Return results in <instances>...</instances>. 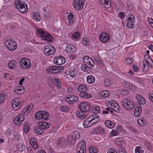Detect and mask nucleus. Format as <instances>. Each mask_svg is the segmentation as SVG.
<instances>
[{
    "label": "nucleus",
    "instance_id": "nucleus-1",
    "mask_svg": "<svg viewBox=\"0 0 153 153\" xmlns=\"http://www.w3.org/2000/svg\"><path fill=\"white\" fill-rule=\"evenodd\" d=\"M37 34L38 37H42L45 40L51 42L53 40V37L50 34L42 29H38Z\"/></svg>",
    "mask_w": 153,
    "mask_h": 153
},
{
    "label": "nucleus",
    "instance_id": "nucleus-2",
    "mask_svg": "<svg viewBox=\"0 0 153 153\" xmlns=\"http://www.w3.org/2000/svg\"><path fill=\"white\" fill-rule=\"evenodd\" d=\"M19 65L21 68L23 69H29L31 65L30 60L26 58L21 59L19 63Z\"/></svg>",
    "mask_w": 153,
    "mask_h": 153
},
{
    "label": "nucleus",
    "instance_id": "nucleus-3",
    "mask_svg": "<svg viewBox=\"0 0 153 153\" xmlns=\"http://www.w3.org/2000/svg\"><path fill=\"white\" fill-rule=\"evenodd\" d=\"M49 116L48 112L43 111H40L35 115V118L37 120H48L49 119Z\"/></svg>",
    "mask_w": 153,
    "mask_h": 153
},
{
    "label": "nucleus",
    "instance_id": "nucleus-4",
    "mask_svg": "<svg viewBox=\"0 0 153 153\" xmlns=\"http://www.w3.org/2000/svg\"><path fill=\"white\" fill-rule=\"evenodd\" d=\"M121 104L125 108L128 110H132L134 106V103L132 101L127 99L123 100L121 102Z\"/></svg>",
    "mask_w": 153,
    "mask_h": 153
},
{
    "label": "nucleus",
    "instance_id": "nucleus-5",
    "mask_svg": "<svg viewBox=\"0 0 153 153\" xmlns=\"http://www.w3.org/2000/svg\"><path fill=\"white\" fill-rule=\"evenodd\" d=\"M64 69L62 66H51L48 68L46 70V71L48 73L57 74L61 72Z\"/></svg>",
    "mask_w": 153,
    "mask_h": 153
},
{
    "label": "nucleus",
    "instance_id": "nucleus-6",
    "mask_svg": "<svg viewBox=\"0 0 153 153\" xmlns=\"http://www.w3.org/2000/svg\"><path fill=\"white\" fill-rule=\"evenodd\" d=\"M55 48L52 45H48L44 47L43 52L47 56L53 54L55 52Z\"/></svg>",
    "mask_w": 153,
    "mask_h": 153
},
{
    "label": "nucleus",
    "instance_id": "nucleus-7",
    "mask_svg": "<svg viewBox=\"0 0 153 153\" xmlns=\"http://www.w3.org/2000/svg\"><path fill=\"white\" fill-rule=\"evenodd\" d=\"M85 0H74L73 5L76 10H80L82 9Z\"/></svg>",
    "mask_w": 153,
    "mask_h": 153
},
{
    "label": "nucleus",
    "instance_id": "nucleus-8",
    "mask_svg": "<svg viewBox=\"0 0 153 153\" xmlns=\"http://www.w3.org/2000/svg\"><path fill=\"white\" fill-rule=\"evenodd\" d=\"M80 137L79 133L77 131L72 133L71 135H69L68 138V141L70 144L74 143L75 140H78Z\"/></svg>",
    "mask_w": 153,
    "mask_h": 153
},
{
    "label": "nucleus",
    "instance_id": "nucleus-9",
    "mask_svg": "<svg viewBox=\"0 0 153 153\" xmlns=\"http://www.w3.org/2000/svg\"><path fill=\"white\" fill-rule=\"evenodd\" d=\"M80 137L79 133L77 131L72 133L71 135H69L68 138V141L70 144L74 143L75 140H78Z\"/></svg>",
    "mask_w": 153,
    "mask_h": 153
},
{
    "label": "nucleus",
    "instance_id": "nucleus-10",
    "mask_svg": "<svg viewBox=\"0 0 153 153\" xmlns=\"http://www.w3.org/2000/svg\"><path fill=\"white\" fill-rule=\"evenodd\" d=\"M24 116L25 115L22 113L18 114L14 119V124L17 126L21 124L24 120Z\"/></svg>",
    "mask_w": 153,
    "mask_h": 153
},
{
    "label": "nucleus",
    "instance_id": "nucleus-11",
    "mask_svg": "<svg viewBox=\"0 0 153 153\" xmlns=\"http://www.w3.org/2000/svg\"><path fill=\"white\" fill-rule=\"evenodd\" d=\"M78 108L83 112H88L90 108V105L88 102H83L79 105Z\"/></svg>",
    "mask_w": 153,
    "mask_h": 153
},
{
    "label": "nucleus",
    "instance_id": "nucleus-12",
    "mask_svg": "<svg viewBox=\"0 0 153 153\" xmlns=\"http://www.w3.org/2000/svg\"><path fill=\"white\" fill-rule=\"evenodd\" d=\"M135 17L132 14L128 15L127 19V23L126 24L127 27L129 28L132 29L133 28L134 22L135 21Z\"/></svg>",
    "mask_w": 153,
    "mask_h": 153
},
{
    "label": "nucleus",
    "instance_id": "nucleus-13",
    "mask_svg": "<svg viewBox=\"0 0 153 153\" xmlns=\"http://www.w3.org/2000/svg\"><path fill=\"white\" fill-rule=\"evenodd\" d=\"M5 44L6 48L10 51H13L17 47V45L16 42H7Z\"/></svg>",
    "mask_w": 153,
    "mask_h": 153
},
{
    "label": "nucleus",
    "instance_id": "nucleus-14",
    "mask_svg": "<svg viewBox=\"0 0 153 153\" xmlns=\"http://www.w3.org/2000/svg\"><path fill=\"white\" fill-rule=\"evenodd\" d=\"M66 101L69 103H73L78 101V97L74 95H68L67 96L65 99Z\"/></svg>",
    "mask_w": 153,
    "mask_h": 153
},
{
    "label": "nucleus",
    "instance_id": "nucleus-15",
    "mask_svg": "<svg viewBox=\"0 0 153 153\" xmlns=\"http://www.w3.org/2000/svg\"><path fill=\"white\" fill-rule=\"evenodd\" d=\"M65 62V57L62 55H59L54 59V63L57 65L63 64Z\"/></svg>",
    "mask_w": 153,
    "mask_h": 153
},
{
    "label": "nucleus",
    "instance_id": "nucleus-16",
    "mask_svg": "<svg viewBox=\"0 0 153 153\" xmlns=\"http://www.w3.org/2000/svg\"><path fill=\"white\" fill-rule=\"evenodd\" d=\"M12 106L13 108L15 110L19 109L21 107L20 102L17 98H15L12 102Z\"/></svg>",
    "mask_w": 153,
    "mask_h": 153
},
{
    "label": "nucleus",
    "instance_id": "nucleus-17",
    "mask_svg": "<svg viewBox=\"0 0 153 153\" xmlns=\"http://www.w3.org/2000/svg\"><path fill=\"white\" fill-rule=\"evenodd\" d=\"M33 108V105L32 103L28 104L23 109L22 111V113L25 116L27 115L30 113Z\"/></svg>",
    "mask_w": 153,
    "mask_h": 153
},
{
    "label": "nucleus",
    "instance_id": "nucleus-18",
    "mask_svg": "<svg viewBox=\"0 0 153 153\" xmlns=\"http://www.w3.org/2000/svg\"><path fill=\"white\" fill-rule=\"evenodd\" d=\"M99 38L102 42H106L109 39V35L107 33H102L100 35Z\"/></svg>",
    "mask_w": 153,
    "mask_h": 153
},
{
    "label": "nucleus",
    "instance_id": "nucleus-19",
    "mask_svg": "<svg viewBox=\"0 0 153 153\" xmlns=\"http://www.w3.org/2000/svg\"><path fill=\"white\" fill-rule=\"evenodd\" d=\"M38 126L39 127L44 130H46L50 127V124L46 122H39L38 123Z\"/></svg>",
    "mask_w": 153,
    "mask_h": 153
},
{
    "label": "nucleus",
    "instance_id": "nucleus-20",
    "mask_svg": "<svg viewBox=\"0 0 153 153\" xmlns=\"http://www.w3.org/2000/svg\"><path fill=\"white\" fill-rule=\"evenodd\" d=\"M109 104L111 105V108L115 111L117 112L120 110V108L118 104L114 101H111L109 102Z\"/></svg>",
    "mask_w": 153,
    "mask_h": 153
},
{
    "label": "nucleus",
    "instance_id": "nucleus-21",
    "mask_svg": "<svg viewBox=\"0 0 153 153\" xmlns=\"http://www.w3.org/2000/svg\"><path fill=\"white\" fill-rule=\"evenodd\" d=\"M93 125L97 123L99 121L100 117L97 114L92 115L89 117Z\"/></svg>",
    "mask_w": 153,
    "mask_h": 153
},
{
    "label": "nucleus",
    "instance_id": "nucleus-22",
    "mask_svg": "<svg viewBox=\"0 0 153 153\" xmlns=\"http://www.w3.org/2000/svg\"><path fill=\"white\" fill-rule=\"evenodd\" d=\"M110 94L108 91L106 90L100 93L98 95V97L100 99H103L108 97Z\"/></svg>",
    "mask_w": 153,
    "mask_h": 153
},
{
    "label": "nucleus",
    "instance_id": "nucleus-23",
    "mask_svg": "<svg viewBox=\"0 0 153 153\" xmlns=\"http://www.w3.org/2000/svg\"><path fill=\"white\" fill-rule=\"evenodd\" d=\"M18 9L22 13H26L28 10L27 4L24 3H22V4H21L20 8L19 7Z\"/></svg>",
    "mask_w": 153,
    "mask_h": 153
},
{
    "label": "nucleus",
    "instance_id": "nucleus-24",
    "mask_svg": "<svg viewBox=\"0 0 153 153\" xmlns=\"http://www.w3.org/2000/svg\"><path fill=\"white\" fill-rule=\"evenodd\" d=\"M83 125L85 128H88L93 126V124L89 117L83 121Z\"/></svg>",
    "mask_w": 153,
    "mask_h": 153
},
{
    "label": "nucleus",
    "instance_id": "nucleus-25",
    "mask_svg": "<svg viewBox=\"0 0 153 153\" xmlns=\"http://www.w3.org/2000/svg\"><path fill=\"white\" fill-rule=\"evenodd\" d=\"M75 70L72 69L71 68H68L65 72V74L66 75H69L70 76L73 77L75 76Z\"/></svg>",
    "mask_w": 153,
    "mask_h": 153
},
{
    "label": "nucleus",
    "instance_id": "nucleus-26",
    "mask_svg": "<svg viewBox=\"0 0 153 153\" xmlns=\"http://www.w3.org/2000/svg\"><path fill=\"white\" fill-rule=\"evenodd\" d=\"M99 1L107 8H109L111 6L110 0H99Z\"/></svg>",
    "mask_w": 153,
    "mask_h": 153
},
{
    "label": "nucleus",
    "instance_id": "nucleus-27",
    "mask_svg": "<svg viewBox=\"0 0 153 153\" xmlns=\"http://www.w3.org/2000/svg\"><path fill=\"white\" fill-rule=\"evenodd\" d=\"M93 131L95 134H103L105 133V131L103 128L98 126L94 129Z\"/></svg>",
    "mask_w": 153,
    "mask_h": 153
},
{
    "label": "nucleus",
    "instance_id": "nucleus-28",
    "mask_svg": "<svg viewBox=\"0 0 153 153\" xmlns=\"http://www.w3.org/2000/svg\"><path fill=\"white\" fill-rule=\"evenodd\" d=\"M142 112L141 107L139 104L137 106L134 112V115L136 117H139L140 116V113Z\"/></svg>",
    "mask_w": 153,
    "mask_h": 153
},
{
    "label": "nucleus",
    "instance_id": "nucleus-29",
    "mask_svg": "<svg viewBox=\"0 0 153 153\" xmlns=\"http://www.w3.org/2000/svg\"><path fill=\"white\" fill-rule=\"evenodd\" d=\"M136 97L141 105H144L146 104V102L145 99L142 95L137 94L136 95Z\"/></svg>",
    "mask_w": 153,
    "mask_h": 153
},
{
    "label": "nucleus",
    "instance_id": "nucleus-30",
    "mask_svg": "<svg viewBox=\"0 0 153 153\" xmlns=\"http://www.w3.org/2000/svg\"><path fill=\"white\" fill-rule=\"evenodd\" d=\"M66 51L69 53L74 52L76 51V48L73 45L69 44L67 45Z\"/></svg>",
    "mask_w": 153,
    "mask_h": 153
},
{
    "label": "nucleus",
    "instance_id": "nucleus-31",
    "mask_svg": "<svg viewBox=\"0 0 153 153\" xmlns=\"http://www.w3.org/2000/svg\"><path fill=\"white\" fill-rule=\"evenodd\" d=\"M85 64L87 66L88 68L89 69H92L94 65V62L92 59L89 61H87L85 63Z\"/></svg>",
    "mask_w": 153,
    "mask_h": 153
},
{
    "label": "nucleus",
    "instance_id": "nucleus-32",
    "mask_svg": "<svg viewBox=\"0 0 153 153\" xmlns=\"http://www.w3.org/2000/svg\"><path fill=\"white\" fill-rule=\"evenodd\" d=\"M68 22V25H72L74 22V15L72 13H70L69 15L67 16Z\"/></svg>",
    "mask_w": 153,
    "mask_h": 153
},
{
    "label": "nucleus",
    "instance_id": "nucleus-33",
    "mask_svg": "<svg viewBox=\"0 0 153 153\" xmlns=\"http://www.w3.org/2000/svg\"><path fill=\"white\" fill-rule=\"evenodd\" d=\"M123 83L124 84L125 86L129 89H132L133 87H134V85L132 83L126 80L124 81L123 82Z\"/></svg>",
    "mask_w": 153,
    "mask_h": 153
},
{
    "label": "nucleus",
    "instance_id": "nucleus-34",
    "mask_svg": "<svg viewBox=\"0 0 153 153\" xmlns=\"http://www.w3.org/2000/svg\"><path fill=\"white\" fill-rule=\"evenodd\" d=\"M31 145L34 149H36L38 147L36 140L34 138H31L30 141Z\"/></svg>",
    "mask_w": 153,
    "mask_h": 153
},
{
    "label": "nucleus",
    "instance_id": "nucleus-35",
    "mask_svg": "<svg viewBox=\"0 0 153 153\" xmlns=\"http://www.w3.org/2000/svg\"><path fill=\"white\" fill-rule=\"evenodd\" d=\"M78 89L79 92H82L86 91H87L88 88L85 85L82 84L78 86Z\"/></svg>",
    "mask_w": 153,
    "mask_h": 153
},
{
    "label": "nucleus",
    "instance_id": "nucleus-36",
    "mask_svg": "<svg viewBox=\"0 0 153 153\" xmlns=\"http://www.w3.org/2000/svg\"><path fill=\"white\" fill-rule=\"evenodd\" d=\"M105 124L107 127L110 128H113L115 126L114 123L110 120H106Z\"/></svg>",
    "mask_w": 153,
    "mask_h": 153
},
{
    "label": "nucleus",
    "instance_id": "nucleus-37",
    "mask_svg": "<svg viewBox=\"0 0 153 153\" xmlns=\"http://www.w3.org/2000/svg\"><path fill=\"white\" fill-rule=\"evenodd\" d=\"M86 149V143L84 140H81L80 142L78 144L77 149Z\"/></svg>",
    "mask_w": 153,
    "mask_h": 153
},
{
    "label": "nucleus",
    "instance_id": "nucleus-38",
    "mask_svg": "<svg viewBox=\"0 0 153 153\" xmlns=\"http://www.w3.org/2000/svg\"><path fill=\"white\" fill-rule=\"evenodd\" d=\"M17 64L15 60L10 61L8 64V67L10 69H14Z\"/></svg>",
    "mask_w": 153,
    "mask_h": 153
},
{
    "label": "nucleus",
    "instance_id": "nucleus-39",
    "mask_svg": "<svg viewBox=\"0 0 153 153\" xmlns=\"http://www.w3.org/2000/svg\"><path fill=\"white\" fill-rule=\"evenodd\" d=\"M87 81L90 84L93 83L95 81V78L92 75H89L87 77Z\"/></svg>",
    "mask_w": 153,
    "mask_h": 153
},
{
    "label": "nucleus",
    "instance_id": "nucleus-40",
    "mask_svg": "<svg viewBox=\"0 0 153 153\" xmlns=\"http://www.w3.org/2000/svg\"><path fill=\"white\" fill-rule=\"evenodd\" d=\"M59 109L60 110L64 112H68L69 111V109L68 106H61L59 107Z\"/></svg>",
    "mask_w": 153,
    "mask_h": 153
},
{
    "label": "nucleus",
    "instance_id": "nucleus-41",
    "mask_svg": "<svg viewBox=\"0 0 153 153\" xmlns=\"http://www.w3.org/2000/svg\"><path fill=\"white\" fill-rule=\"evenodd\" d=\"M33 19L36 21L39 22L40 20L39 14L36 12H34L33 13Z\"/></svg>",
    "mask_w": 153,
    "mask_h": 153
},
{
    "label": "nucleus",
    "instance_id": "nucleus-42",
    "mask_svg": "<svg viewBox=\"0 0 153 153\" xmlns=\"http://www.w3.org/2000/svg\"><path fill=\"white\" fill-rule=\"evenodd\" d=\"M79 96L85 98H89L91 97V96L90 94L86 93L85 92H81L79 94Z\"/></svg>",
    "mask_w": 153,
    "mask_h": 153
},
{
    "label": "nucleus",
    "instance_id": "nucleus-43",
    "mask_svg": "<svg viewBox=\"0 0 153 153\" xmlns=\"http://www.w3.org/2000/svg\"><path fill=\"white\" fill-rule=\"evenodd\" d=\"M100 111V108L99 106L97 105H94L93 111L95 114H98Z\"/></svg>",
    "mask_w": 153,
    "mask_h": 153
},
{
    "label": "nucleus",
    "instance_id": "nucleus-44",
    "mask_svg": "<svg viewBox=\"0 0 153 153\" xmlns=\"http://www.w3.org/2000/svg\"><path fill=\"white\" fill-rule=\"evenodd\" d=\"M76 114L78 117L80 119H84L86 117L85 114L81 111H78L77 112Z\"/></svg>",
    "mask_w": 153,
    "mask_h": 153
},
{
    "label": "nucleus",
    "instance_id": "nucleus-45",
    "mask_svg": "<svg viewBox=\"0 0 153 153\" xmlns=\"http://www.w3.org/2000/svg\"><path fill=\"white\" fill-rule=\"evenodd\" d=\"M95 60L97 64L100 66L102 67L103 66V63L101 59L99 57L95 58Z\"/></svg>",
    "mask_w": 153,
    "mask_h": 153
},
{
    "label": "nucleus",
    "instance_id": "nucleus-46",
    "mask_svg": "<svg viewBox=\"0 0 153 153\" xmlns=\"http://www.w3.org/2000/svg\"><path fill=\"white\" fill-rule=\"evenodd\" d=\"M34 131L36 133L38 134H41L44 132L43 131L38 127H36L34 129Z\"/></svg>",
    "mask_w": 153,
    "mask_h": 153
},
{
    "label": "nucleus",
    "instance_id": "nucleus-47",
    "mask_svg": "<svg viewBox=\"0 0 153 153\" xmlns=\"http://www.w3.org/2000/svg\"><path fill=\"white\" fill-rule=\"evenodd\" d=\"M137 122L138 124L143 126H145L146 124L145 120L142 119H140L138 120Z\"/></svg>",
    "mask_w": 153,
    "mask_h": 153
},
{
    "label": "nucleus",
    "instance_id": "nucleus-48",
    "mask_svg": "<svg viewBox=\"0 0 153 153\" xmlns=\"http://www.w3.org/2000/svg\"><path fill=\"white\" fill-rule=\"evenodd\" d=\"M133 80L137 83H139L141 84H143V82L142 79L139 77H135L133 78Z\"/></svg>",
    "mask_w": 153,
    "mask_h": 153
},
{
    "label": "nucleus",
    "instance_id": "nucleus-49",
    "mask_svg": "<svg viewBox=\"0 0 153 153\" xmlns=\"http://www.w3.org/2000/svg\"><path fill=\"white\" fill-rule=\"evenodd\" d=\"M81 69L82 71H85L87 73H88V68L87 67V66H86L85 63H84V65H82L81 66Z\"/></svg>",
    "mask_w": 153,
    "mask_h": 153
},
{
    "label": "nucleus",
    "instance_id": "nucleus-50",
    "mask_svg": "<svg viewBox=\"0 0 153 153\" xmlns=\"http://www.w3.org/2000/svg\"><path fill=\"white\" fill-rule=\"evenodd\" d=\"M80 36V33L79 32H76L72 35V38L74 39H78Z\"/></svg>",
    "mask_w": 153,
    "mask_h": 153
},
{
    "label": "nucleus",
    "instance_id": "nucleus-51",
    "mask_svg": "<svg viewBox=\"0 0 153 153\" xmlns=\"http://www.w3.org/2000/svg\"><path fill=\"white\" fill-rule=\"evenodd\" d=\"M30 130V126L29 124L26 123L24 126V131L25 132H28Z\"/></svg>",
    "mask_w": 153,
    "mask_h": 153
},
{
    "label": "nucleus",
    "instance_id": "nucleus-52",
    "mask_svg": "<svg viewBox=\"0 0 153 153\" xmlns=\"http://www.w3.org/2000/svg\"><path fill=\"white\" fill-rule=\"evenodd\" d=\"M14 3L16 8L17 9L19 8V7L20 8L21 4H22L21 1L19 0H16L14 1Z\"/></svg>",
    "mask_w": 153,
    "mask_h": 153
},
{
    "label": "nucleus",
    "instance_id": "nucleus-53",
    "mask_svg": "<svg viewBox=\"0 0 153 153\" xmlns=\"http://www.w3.org/2000/svg\"><path fill=\"white\" fill-rule=\"evenodd\" d=\"M6 95L4 93H1L0 94V104L2 103L5 100Z\"/></svg>",
    "mask_w": 153,
    "mask_h": 153
},
{
    "label": "nucleus",
    "instance_id": "nucleus-54",
    "mask_svg": "<svg viewBox=\"0 0 153 153\" xmlns=\"http://www.w3.org/2000/svg\"><path fill=\"white\" fill-rule=\"evenodd\" d=\"M82 41L83 44L85 45H89V40L86 38H82Z\"/></svg>",
    "mask_w": 153,
    "mask_h": 153
},
{
    "label": "nucleus",
    "instance_id": "nucleus-55",
    "mask_svg": "<svg viewBox=\"0 0 153 153\" xmlns=\"http://www.w3.org/2000/svg\"><path fill=\"white\" fill-rule=\"evenodd\" d=\"M97 149L95 146L91 147L89 149L90 153H97Z\"/></svg>",
    "mask_w": 153,
    "mask_h": 153
},
{
    "label": "nucleus",
    "instance_id": "nucleus-56",
    "mask_svg": "<svg viewBox=\"0 0 153 153\" xmlns=\"http://www.w3.org/2000/svg\"><path fill=\"white\" fill-rule=\"evenodd\" d=\"M119 134V132H118V131H117L116 129L112 130L110 133V135L112 136H115Z\"/></svg>",
    "mask_w": 153,
    "mask_h": 153
},
{
    "label": "nucleus",
    "instance_id": "nucleus-57",
    "mask_svg": "<svg viewBox=\"0 0 153 153\" xmlns=\"http://www.w3.org/2000/svg\"><path fill=\"white\" fill-rule=\"evenodd\" d=\"M135 153H143L144 151L140 146L137 147L135 149Z\"/></svg>",
    "mask_w": 153,
    "mask_h": 153
},
{
    "label": "nucleus",
    "instance_id": "nucleus-58",
    "mask_svg": "<svg viewBox=\"0 0 153 153\" xmlns=\"http://www.w3.org/2000/svg\"><path fill=\"white\" fill-rule=\"evenodd\" d=\"M18 150L20 152H22L25 148V146L23 144L18 145Z\"/></svg>",
    "mask_w": 153,
    "mask_h": 153
},
{
    "label": "nucleus",
    "instance_id": "nucleus-59",
    "mask_svg": "<svg viewBox=\"0 0 153 153\" xmlns=\"http://www.w3.org/2000/svg\"><path fill=\"white\" fill-rule=\"evenodd\" d=\"M144 58L147 64H148L149 61H150L151 62H152V60L151 59L150 57L148 55H145Z\"/></svg>",
    "mask_w": 153,
    "mask_h": 153
},
{
    "label": "nucleus",
    "instance_id": "nucleus-60",
    "mask_svg": "<svg viewBox=\"0 0 153 153\" xmlns=\"http://www.w3.org/2000/svg\"><path fill=\"white\" fill-rule=\"evenodd\" d=\"M145 145L146 147L147 148L149 149H151L152 148L151 144L148 141H146L145 142Z\"/></svg>",
    "mask_w": 153,
    "mask_h": 153
},
{
    "label": "nucleus",
    "instance_id": "nucleus-61",
    "mask_svg": "<svg viewBox=\"0 0 153 153\" xmlns=\"http://www.w3.org/2000/svg\"><path fill=\"white\" fill-rule=\"evenodd\" d=\"M86 149H76V153H86Z\"/></svg>",
    "mask_w": 153,
    "mask_h": 153
},
{
    "label": "nucleus",
    "instance_id": "nucleus-62",
    "mask_svg": "<svg viewBox=\"0 0 153 153\" xmlns=\"http://www.w3.org/2000/svg\"><path fill=\"white\" fill-rule=\"evenodd\" d=\"M91 59V58H90L88 56H85L83 57L82 61L84 62V63H85V62H86L87 61H89Z\"/></svg>",
    "mask_w": 153,
    "mask_h": 153
},
{
    "label": "nucleus",
    "instance_id": "nucleus-63",
    "mask_svg": "<svg viewBox=\"0 0 153 153\" xmlns=\"http://www.w3.org/2000/svg\"><path fill=\"white\" fill-rule=\"evenodd\" d=\"M116 129L118 131L120 134V132H122L123 130V128L122 126H117Z\"/></svg>",
    "mask_w": 153,
    "mask_h": 153
},
{
    "label": "nucleus",
    "instance_id": "nucleus-64",
    "mask_svg": "<svg viewBox=\"0 0 153 153\" xmlns=\"http://www.w3.org/2000/svg\"><path fill=\"white\" fill-rule=\"evenodd\" d=\"M107 153H117V152L114 149L111 148L108 150Z\"/></svg>",
    "mask_w": 153,
    "mask_h": 153
}]
</instances>
